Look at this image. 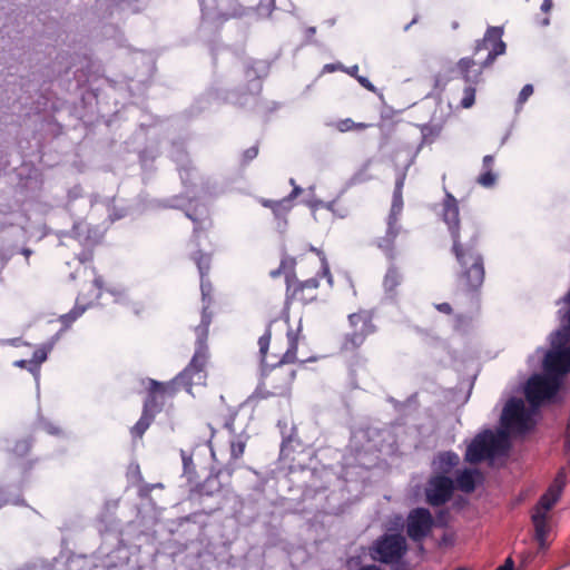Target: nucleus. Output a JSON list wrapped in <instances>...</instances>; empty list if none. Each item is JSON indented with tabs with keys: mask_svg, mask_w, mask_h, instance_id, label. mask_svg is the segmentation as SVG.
<instances>
[{
	"mask_svg": "<svg viewBox=\"0 0 570 570\" xmlns=\"http://www.w3.org/2000/svg\"><path fill=\"white\" fill-rule=\"evenodd\" d=\"M561 495L558 494V490H548L540 497L538 500L533 512H541L543 515H547V512L552 509V507L558 502Z\"/></svg>",
	"mask_w": 570,
	"mask_h": 570,
	"instance_id": "26",
	"label": "nucleus"
},
{
	"mask_svg": "<svg viewBox=\"0 0 570 570\" xmlns=\"http://www.w3.org/2000/svg\"><path fill=\"white\" fill-rule=\"evenodd\" d=\"M502 438L491 429L478 433L468 444L464 460L471 464L480 463L487 459L493 460L507 452L508 445L503 444Z\"/></svg>",
	"mask_w": 570,
	"mask_h": 570,
	"instance_id": "7",
	"label": "nucleus"
},
{
	"mask_svg": "<svg viewBox=\"0 0 570 570\" xmlns=\"http://www.w3.org/2000/svg\"><path fill=\"white\" fill-rule=\"evenodd\" d=\"M533 429L531 413L527 410L522 399L512 396L503 407L499 435L507 439L509 435H524Z\"/></svg>",
	"mask_w": 570,
	"mask_h": 570,
	"instance_id": "5",
	"label": "nucleus"
},
{
	"mask_svg": "<svg viewBox=\"0 0 570 570\" xmlns=\"http://www.w3.org/2000/svg\"><path fill=\"white\" fill-rule=\"evenodd\" d=\"M434 307L439 312L448 314V315H450L452 313V306L449 303H446V302L435 304Z\"/></svg>",
	"mask_w": 570,
	"mask_h": 570,
	"instance_id": "55",
	"label": "nucleus"
},
{
	"mask_svg": "<svg viewBox=\"0 0 570 570\" xmlns=\"http://www.w3.org/2000/svg\"><path fill=\"white\" fill-rule=\"evenodd\" d=\"M275 222L279 233H284L287 227L286 216H275Z\"/></svg>",
	"mask_w": 570,
	"mask_h": 570,
	"instance_id": "54",
	"label": "nucleus"
},
{
	"mask_svg": "<svg viewBox=\"0 0 570 570\" xmlns=\"http://www.w3.org/2000/svg\"><path fill=\"white\" fill-rule=\"evenodd\" d=\"M277 426L282 434L279 454L282 458H287L294 451L292 443L295 441L294 433L296 428L294 425L289 428L286 420H279Z\"/></svg>",
	"mask_w": 570,
	"mask_h": 570,
	"instance_id": "20",
	"label": "nucleus"
},
{
	"mask_svg": "<svg viewBox=\"0 0 570 570\" xmlns=\"http://www.w3.org/2000/svg\"><path fill=\"white\" fill-rule=\"evenodd\" d=\"M199 278H200V292H202L203 302L210 304V301H212L210 294L213 291V286L208 278V275H199Z\"/></svg>",
	"mask_w": 570,
	"mask_h": 570,
	"instance_id": "39",
	"label": "nucleus"
},
{
	"mask_svg": "<svg viewBox=\"0 0 570 570\" xmlns=\"http://www.w3.org/2000/svg\"><path fill=\"white\" fill-rule=\"evenodd\" d=\"M531 520L534 527V538L540 547L543 548L549 532L547 515H543L541 512H532Z\"/></svg>",
	"mask_w": 570,
	"mask_h": 570,
	"instance_id": "25",
	"label": "nucleus"
},
{
	"mask_svg": "<svg viewBox=\"0 0 570 570\" xmlns=\"http://www.w3.org/2000/svg\"><path fill=\"white\" fill-rule=\"evenodd\" d=\"M402 281V275L396 268V266L392 263L390 267L387 268L384 279H383V287L385 291L386 296L390 299H394L396 296V287L400 285Z\"/></svg>",
	"mask_w": 570,
	"mask_h": 570,
	"instance_id": "23",
	"label": "nucleus"
},
{
	"mask_svg": "<svg viewBox=\"0 0 570 570\" xmlns=\"http://www.w3.org/2000/svg\"><path fill=\"white\" fill-rule=\"evenodd\" d=\"M504 30L503 27H489L482 39L476 40L474 46V53L481 50H488V56L482 61V67H490L494 60L505 52L507 46L502 40Z\"/></svg>",
	"mask_w": 570,
	"mask_h": 570,
	"instance_id": "12",
	"label": "nucleus"
},
{
	"mask_svg": "<svg viewBox=\"0 0 570 570\" xmlns=\"http://www.w3.org/2000/svg\"><path fill=\"white\" fill-rule=\"evenodd\" d=\"M155 419L141 413L139 420L136 422V424L131 428L130 433L132 438H141L147 429L150 426Z\"/></svg>",
	"mask_w": 570,
	"mask_h": 570,
	"instance_id": "36",
	"label": "nucleus"
},
{
	"mask_svg": "<svg viewBox=\"0 0 570 570\" xmlns=\"http://www.w3.org/2000/svg\"><path fill=\"white\" fill-rule=\"evenodd\" d=\"M312 250L313 252H316L320 256H321V263H322V274L324 276H327V281L330 284H332L333 279H332V275H331V272H330V266H328V263L326 261V257L324 256V254L322 252H320L318 249H316L315 247H312Z\"/></svg>",
	"mask_w": 570,
	"mask_h": 570,
	"instance_id": "46",
	"label": "nucleus"
},
{
	"mask_svg": "<svg viewBox=\"0 0 570 570\" xmlns=\"http://www.w3.org/2000/svg\"><path fill=\"white\" fill-rule=\"evenodd\" d=\"M31 448V442L29 440H20L16 443L12 452L19 456H23L28 453Z\"/></svg>",
	"mask_w": 570,
	"mask_h": 570,
	"instance_id": "45",
	"label": "nucleus"
},
{
	"mask_svg": "<svg viewBox=\"0 0 570 570\" xmlns=\"http://www.w3.org/2000/svg\"><path fill=\"white\" fill-rule=\"evenodd\" d=\"M57 338H58V334H56L51 338V342L49 344L37 348L32 354L31 367H28V371L35 376L37 382L39 381V376H40V364L47 360L48 353L52 348L55 341Z\"/></svg>",
	"mask_w": 570,
	"mask_h": 570,
	"instance_id": "21",
	"label": "nucleus"
},
{
	"mask_svg": "<svg viewBox=\"0 0 570 570\" xmlns=\"http://www.w3.org/2000/svg\"><path fill=\"white\" fill-rule=\"evenodd\" d=\"M362 562H363V553H357L355 556H350L347 559H346V567L352 570L354 568H360V567H363L362 566Z\"/></svg>",
	"mask_w": 570,
	"mask_h": 570,
	"instance_id": "47",
	"label": "nucleus"
},
{
	"mask_svg": "<svg viewBox=\"0 0 570 570\" xmlns=\"http://www.w3.org/2000/svg\"><path fill=\"white\" fill-rule=\"evenodd\" d=\"M295 259L291 256H283L281 259V264L278 268L271 271L269 275L272 278H276L281 276L282 274L286 275V282H287V291H289V281L291 276L293 275L294 267H295Z\"/></svg>",
	"mask_w": 570,
	"mask_h": 570,
	"instance_id": "29",
	"label": "nucleus"
},
{
	"mask_svg": "<svg viewBox=\"0 0 570 570\" xmlns=\"http://www.w3.org/2000/svg\"><path fill=\"white\" fill-rule=\"evenodd\" d=\"M247 441V435H244L243 432H240L237 435L230 436L229 439V445H230V456L232 459H239L245 451Z\"/></svg>",
	"mask_w": 570,
	"mask_h": 570,
	"instance_id": "35",
	"label": "nucleus"
},
{
	"mask_svg": "<svg viewBox=\"0 0 570 570\" xmlns=\"http://www.w3.org/2000/svg\"><path fill=\"white\" fill-rule=\"evenodd\" d=\"M450 521V511L449 509H440L435 513V518L433 519V525L438 528H446Z\"/></svg>",
	"mask_w": 570,
	"mask_h": 570,
	"instance_id": "41",
	"label": "nucleus"
},
{
	"mask_svg": "<svg viewBox=\"0 0 570 570\" xmlns=\"http://www.w3.org/2000/svg\"><path fill=\"white\" fill-rule=\"evenodd\" d=\"M194 225V234H193V242H195L196 246H199V237L200 233L205 232L212 226V219L210 216H187Z\"/></svg>",
	"mask_w": 570,
	"mask_h": 570,
	"instance_id": "33",
	"label": "nucleus"
},
{
	"mask_svg": "<svg viewBox=\"0 0 570 570\" xmlns=\"http://www.w3.org/2000/svg\"><path fill=\"white\" fill-rule=\"evenodd\" d=\"M173 381L174 379L167 383H161L153 379L149 380V389L144 401L141 413L155 419L164 407V400L161 399L163 394L168 393L173 395L177 391V386H183L186 390L183 382L178 381L174 383Z\"/></svg>",
	"mask_w": 570,
	"mask_h": 570,
	"instance_id": "11",
	"label": "nucleus"
},
{
	"mask_svg": "<svg viewBox=\"0 0 570 570\" xmlns=\"http://www.w3.org/2000/svg\"><path fill=\"white\" fill-rule=\"evenodd\" d=\"M482 481L483 475L479 469L465 468L458 473L455 487L464 493H472Z\"/></svg>",
	"mask_w": 570,
	"mask_h": 570,
	"instance_id": "18",
	"label": "nucleus"
},
{
	"mask_svg": "<svg viewBox=\"0 0 570 570\" xmlns=\"http://www.w3.org/2000/svg\"><path fill=\"white\" fill-rule=\"evenodd\" d=\"M235 420H236V414H230L226 417V420L224 422V428L228 431L230 436L237 435V432L234 426Z\"/></svg>",
	"mask_w": 570,
	"mask_h": 570,
	"instance_id": "50",
	"label": "nucleus"
},
{
	"mask_svg": "<svg viewBox=\"0 0 570 570\" xmlns=\"http://www.w3.org/2000/svg\"><path fill=\"white\" fill-rule=\"evenodd\" d=\"M407 544L400 533H383L376 538L371 548L372 560L389 564L390 570H409L410 562L405 559Z\"/></svg>",
	"mask_w": 570,
	"mask_h": 570,
	"instance_id": "4",
	"label": "nucleus"
},
{
	"mask_svg": "<svg viewBox=\"0 0 570 570\" xmlns=\"http://www.w3.org/2000/svg\"><path fill=\"white\" fill-rule=\"evenodd\" d=\"M498 175L493 170H482V173L478 176L476 181L479 185L490 188L493 187L497 183Z\"/></svg>",
	"mask_w": 570,
	"mask_h": 570,
	"instance_id": "38",
	"label": "nucleus"
},
{
	"mask_svg": "<svg viewBox=\"0 0 570 570\" xmlns=\"http://www.w3.org/2000/svg\"><path fill=\"white\" fill-rule=\"evenodd\" d=\"M274 323V320H271L265 328V332L263 335L258 338V346H259V356H261V363L263 367V374H266V355L269 348L271 338H272V325Z\"/></svg>",
	"mask_w": 570,
	"mask_h": 570,
	"instance_id": "27",
	"label": "nucleus"
},
{
	"mask_svg": "<svg viewBox=\"0 0 570 570\" xmlns=\"http://www.w3.org/2000/svg\"><path fill=\"white\" fill-rule=\"evenodd\" d=\"M460 462L459 455L453 451L440 452L434 460L435 470L439 474L450 473Z\"/></svg>",
	"mask_w": 570,
	"mask_h": 570,
	"instance_id": "22",
	"label": "nucleus"
},
{
	"mask_svg": "<svg viewBox=\"0 0 570 570\" xmlns=\"http://www.w3.org/2000/svg\"><path fill=\"white\" fill-rule=\"evenodd\" d=\"M183 461V476L186 478L188 484H193L197 480L196 465L193 460V454L185 450H180Z\"/></svg>",
	"mask_w": 570,
	"mask_h": 570,
	"instance_id": "30",
	"label": "nucleus"
},
{
	"mask_svg": "<svg viewBox=\"0 0 570 570\" xmlns=\"http://www.w3.org/2000/svg\"><path fill=\"white\" fill-rule=\"evenodd\" d=\"M566 485V474L564 471L561 470L557 473L553 483L549 487V489L557 491L558 494L561 495L563 488Z\"/></svg>",
	"mask_w": 570,
	"mask_h": 570,
	"instance_id": "43",
	"label": "nucleus"
},
{
	"mask_svg": "<svg viewBox=\"0 0 570 570\" xmlns=\"http://www.w3.org/2000/svg\"><path fill=\"white\" fill-rule=\"evenodd\" d=\"M562 384L558 377L550 376L547 372L533 374L524 389L525 397L533 409L544 402H552Z\"/></svg>",
	"mask_w": 570,
	"mask_h": 570,
	"instance_id": "8",
	"label": "nucleus"
},
{
	"mask_svg": "<svg viewBox=\"0 0 570 570\" xmlns=\"http://www.w3.org/2000/svg\"><path fill=\"white\" fill-rule=\"evenodd\" d=\"M91 259H92V253H91V250L83 249V250L79 254V261H80L81 263L90 262Z\"/></svg>",
	"mask_w": 570,
	"mask_h": 570,
	"instance_id": "60",
	"label": "nucleus"
},
{
	"mask_svg": "<svg viewBox=\"0 0 570 570\" xmlns=\"http://www.w3.org/2000/svg\"><path fill=\"white\" fill-rule=\"evenodd\" d=\"M456 69L465 82L475 85L480 81L482 70L484 68L482 67V63L480 67H476V63L472 58L464 57L458 61Z\"/></svg>",
	"mask_w": 570,
	"mask_h": 570,
	"instance_id": "19",
	"label": "nucleus"
},
{
	"mask_svg": "<svg viewBox=\"0 0 570 570\" xmlns=\"http://www.w3.org/2000/svg\"><path fill=\"white\" fill-rule=\"evenodd\" d=\"M9 503H12L14 505H23L24 500L20 495H17L14 498L6 497L4 489L0 488V508H2L6 504H9Z\"/></svg>",
	"mask_w": 570,
	"mask_h": 570,
	"instance_id": "44",
	"label": "nucleus"
},
{
	"mask_svg": "<svg viewBox=\"0 0 570 570\" xmlns=\"http://www.w3.org/2000/svg\"><path fill=\"white\" fill-rule=\"evenodd\" d=\"M289 184L293 189L286 197L279 200H263V205L272 209L275 214L278 212H288L293 208L294 200L302 195V203H304L311 210H318L321 208L323 202L316 198L314 186L303 189L296 184L294 178L289 179Z\"/></svg>",
	"mask_w": 570,
	"mask_h": 570,
	"instance_id": "9",
	"label": "nucleus"
},
{
	"mask_svg": "<svg viewBox=\"0 0 570 570\" xmlns=\"http://www.w3.org/2000/svg\"><path fill=\"white\" fill-rule=\"evenodd\" d=\"M276 392H268V391H263L261 387L256 389L255 391V395L261 397V399H267L272 395H275Z\"/></svg>",
	"mask_w": 570,
	"mask_h": 570,
	"instance_id": "61",
	"label": "nucleus"
},
{
	"mask_svg": "<svg viewBox=\"0 0 570 570\" xmlns=\"http://www.w3.org/2000/svg\"><path fill=\"white\" fill-rule=\"evenodd\" d=\"M13 364L17 367H21V368H27L28 370V367H31V360H18Z\"/></svg>",
	"mask_w": 570,
	"mask_h": 570,
	"instance_id": "63",
	"label": "nucleus"
},
{
	"mask_svg": "<svg viewBox=\"0 0 570 570\" xmlns=\"http://www.w3.org/2000/svg\"><path fill=\"white\" fill-rule=\"evenodd\" d=\"M98 531L100 532L101 535L114 534L115 538L118 541H120V524L115 518L107 515L100 517L98 520Z\"/></svg>",
	"mask_w": 570,
	"mask_h": 570,
	"instance_id": "28",
	"label": "nucleus"
},
{
	"mask_svg": "<svg viewBox=\"0 0 570 570\" xmlns=\"http://www.w3.org/2000/svg\"><path fill=\"white\" fill-rule=\"evenodd\" d=\"M348 323L354 328L352 333L345 335L343 348L354 350L360 347L365 338L376 331L373 324V313L370 311H361L348 315Z\"/></svg>",
	"mask_w": 570,
	"mask_h": 570,
	"instance_id": "10",
	"label": "nucleus"
},
{
	"mask_svg": "<svg viewBox=\"0 0 570 570\" xmlns=\"http://www.w3.org/2000/svg\"><path fill=\"white\" fill-rule=\"evenodd\" d=\"M494 157L492 155H485L482 159V170H493Z\"/></svg>",
	"mask_w": 570,
	"mask_h": 570,
	"instance_id": "53",
	"label": "nucleus"
},
{
	"mask_svg": "<svg viewBox=\"0 0 570 570\" xmlns=\"http://www.w3.org/2000/svg\"><path fill=\"white\" fill-rule=\"evenodd\" d=\"M42 428L46 430L47 433L51 435H60L61 430L60 428L56 426L53 423L42 420Z\"/></svg>",
	"mask_w": 570,
	"mask_h": 570,
	"instance_id": "51",
	"label": "nucleus"
},
{
	"mask_svg": "<svg viewBox=\"0 0 570 570\" xmlns=\"http://www.w3.org/2000/svg\"><path fill=\"white\" fill-rule=\"evenodd\" d=\"M356 570H383L381 567H379L377 564H367V566H363V567H360L358 569Z\"/></svg>",
	"mask_w": 570,
	"mask_h": 570,
	"instance_id": "64",
	"label": "nucleus"
},
{
	"mask_svg": "<svg viewBox=\"0 0 570 570\" xmlns=\"http://www.w3.org/2000/svg\"><path fill=\"white\" fill-rule=\"evenodd\" d=\"M455 482L448 475L438 474L432 476L425 487L426 501L432 507L445 504L452 497Z\"/></svg>",
	"mask_w": 570,
	"mask_h": 570,
	"instance_id": "14",
	"label": "nucleus"
},
{
	"mask_svg": "<svg viewBox=\"0 0 570 570\" xmlns=\"http://www.w3.org/2000/svg\"><path fill=\"white\" fill-rule=\"evenodd\" d=\"M548 342L550 348L537 347L528 362L532 365L534 361L541 360L542 370L563 382L564 376L570 372V338L561 332H551Z\"/></svg>",
	"mask_w": 570,
	"mask_h": 570,
	"instance_id": "3",
	"label": "nucleus"
},
{
	"mask_svg": "<svg viewBox=\"0 0 570 570\" xmlns=\"http://www.w3.org/2000/svg\"><path fill=\"white\" fill-rule=\"evenodd\" d=\"M372 125L366 122H355L351 118H345L336 122L335 127L341 132L350 130H363L370 128Z\"/></svg>",
	"mask_w": 570,
	"mask_h": 570,
	"instance_id": "37",
	"label": "nucleus"
},
{
	"mask_svg": "<svg viewBox=\"0 0 570 570\" xmlns=\"http://www.w3.org/2000/svg\"><path fill=\"white\" fill-rule=\"evenodd\" d=\"M514 568V562H513V559L511 557H508L504 561L503 564H501L500 567H498L495 570H513Z\"/></svg>",
	"mask_w": 570,
	"mask_h": 570,
	"instance_id": "58",
	"label": "nucleus"
},
{
	"mask_svg": "<svg viewBox=\"0 0 570 570\" xmlns=\"http://www.w3.org/2000/svg\"><path fill=\"white\" fill-rule=\"evenodd\" d=\"M442 220L449 228L454 254L460 271L458 273V285L466 294L475 295L480 292L485 276L484 259L476 249L479 229L471 216H442Z\"/></svg>",
	"mask_w": 570,
	"mask_h": 570,
	"instance_id": "1",
	"label": "nucleus"
},
{
	"mask_svg": "<svg viewBox=\"0 0 570 570\" xmlns=\"http://www.w3.org/2000/svg\"><path fill=\"white\" fill-rule=\"evenodd\" d=\"M433 527V517L429 509L416 508L409 514L406 533L414 542H421Z\"/></svg>",
	"mask_w": 570,
	"mask_h": 570,
	"instance_id": "15",
	"label": "nucleus"
},
{
	"mask_svg": "<svg viewBox=\"0 0 570 570\" xmlns=\"http://www.w3.org/2000/svg\"><path fill=\"white\" fill-rule=\"evenodd\" d=\"M405 173H400L396 181H395V189L393 193V200H392V207H391V214H397L403 208V197H402V189L405 181Z\"/></svg>",
	"mask_w": 570,
	"mask_h": 570,
	"instance_id": "32",
	"label": "nucleus"
},
{
	"mask_svg": "<svg viewBox=\"0 0 570 570\" xmlns=\"http://www.w3.org/2000/svg\"><path fill=\"white\" fill-rule=\"evenodd\" d=\"M532 94H533L532 85L528 83V85L523 86V88L521 89L519 97H518V104L520 106H522Z\"/></svg>",
	"mask_w": 570,
	"mask_h": 570,
	"instance_id": "48",
	"label": "nucleus"
},
{
	"mask_svg": "<svg viewBox=\"0 0 570 570\" xmlns=\"http://www.w3.org/2000/svg\"><path fill=\"white\" fill-rule=\"evenodd\" d=\"M258 155V146H252L244 150L243 153V164H248L250 160L255 159Z\"/></svg>",
	"mask_w": 570,
	"mask_h": 570,
	"instance_id": "49",
	"label": "nucleus"
},
{
	"mask_svg": "<svg viewBox=\"0 0 570 570\" xmlns=\"http://www.w3.org/2000/svg\"><path fill=\"white\" fill-rule=\"evenodd\" d=\"M356 80L358 81V83L362 87H364L368 91H372V92L376 91L375 86L366 77L360 76V77H356Z\"/></svg>",
	"mask_w": 570,
	"mask_h": 570,
	"instance_id": "52",
	"label": "nucleus"
},
{
	"mask_svg": "<svg viewBox=\"0 0 570 570\" xmlns=\"http://www.w3.org/2000/svg\"><path fill=\"white\" fill-rule=\"evenodd\" d=\"M208 303H205L202 312L200 324L196 327V346L194 355L187 366L180 371L175 377L174 383L180 381L186 386V392L191 393L193 385H205L207 380L206 365L209 358L207 337L208 327L212 322V316L207 312Z\"/></svg>",
	"mask_w": 570,
	"mask_h": 570,
	"instance_id": "2",
	"label": "nucleus"
},
{
	"mask_svg": "<svg viewBox=\"0 0 570 570\" xmlns=\"http://www.w3.org/2000/svg\"><path fill=\"white\" fill-rule=\"evenodd\" d=\"M318 286V281L315 279V278H309L305 282H302V283H298V288L299 289H303L305 287H308V288H316Z\"/></svg>",
	"mask_w": 570,
	"mask_h": 570,
	"instance_id": "56",
	"label": "nucleus"
},
{
	"mask_svg": "<svg viewBox=\"0 0 570 570\" xmlns=\"http://www.w3.org/2000/svg\"><path fill=\"white\" fill-rule=\"evenodd\" d=\"M401 227L397 225V216H389L387 229L379 242L377 247L381 248L390 261H394V240L400 233Z\"/></svg>",
	"mask_w": 570,
	"mask_h": 570,
	"instance_id": "17",
	"label": "nucleus"
},
{
	"mask_svg": "<svg viewBox=\"0 0 570 570\" xmlns=\"http://www.w3.org/2000/svg\"><path fill=\"white\" fill-rule=\"evenodd\" d=\"M475 101V88L473 86H468L463 91V97L461 99V107L468 109L474 105Z\"/></svg>",
	"mask_w": 570,
	"mask_h": 570,
	"instance_id": "40",
	"label": "nucleus"
},
{
	"mask_svg": "<svg viewBox=\"0 0 570 570\" xmlns=\"http://www.w3.org/2000/svg\"><path fill=\"white\" fill-rule=\"evenodd\" d=\"M107 229L106 225H92L85 218H80L72 224L70 232H59V237L70 236L78 240L82 246L90 247L98 244Z\"/></svg>",
	"mask_w": 570,
	"mask_h": 570,
	"instance_id": "13",
	"label": "nucleus"
},
{
	"mask_svg": "<svg viewBox=\"0 0 570 570\" xmlns=\"http://www.w3.org/2000/svg\"><path fill=\"white\" fill-rule=\"evenodd\" d=\"M443 207H444V214H459L458 200L450 193L445 194Z\"/></svg>",
	"mask_w": 570,
	"mask_h": 570,
	"instance_id": "42",
	"label": "nucleus"
},
{
	"mask_svg": "<svg viewBox=\"0 0 570 570\" xmlns=\"http://www.w3.org/2000/svg\"><path fill=\"white\" fill-rule=\"evenodd\" d=\"M223 470L217 471L216 473H210L203 482L193 483L194 487L190 488V499L198 500L199 502L204 498H214L220 494L224 484L220 481V475L223 474Z\"/></svg>",
	"mask_w": 570,
	"mask_h": 570,
	"instance_id": "16",
	"label": "nucleus"
},
{
	"mask_svg": "<svg viewBox=\"0 0 570 570\" xmlns=\"http://www.w3.org/2000/svg\"><path fill=\"white\" fill-rule=\"evenodd\" d=\"M351 443L357 452L393 453L397 450L395 436L389 428H358L353 431Z\"/></svg>",
	"mask_w": 570,
	"mask_h": 570,
	"instance_id": "6",
	"label": "nucleus"
},
{
	"mask_svg": "<svg viewBox=\"0 0 570 570\" xmlns=\"http://www.w3.org/2000/svg\"><path fill=\"white\" fill-rule=\"evenodd\" d=\"M94 285L98 288V293L96 294V298L99 299L101 297V289L104 287V279L100 275H96L94 278Z\"/></svg>",
	"mask_w": 570,
	"mask_h": 570,
	"instance_id": "57",
	"label": "nucleus"
},
{
	"mask_svg": "<svg viewBox=\"0 0 570 570\" xmlns=\"http://www.w3.org/2000/svg\"><path fill=\"white\" fill-rule=\"evenodd\" d=\"M191 259L197 266L199 275H208L212 266V254L197 249L191 254Z\"/></svg>",
	"mask_w": 570,
	"mask_h": 570,
	"instance_id": "34",
	"label": "nucleus"
},
{
	"mask_svg": "<svg viewBox=\"0 0 570 570\" xmlns=\"http://www.w3.org/2000/svg\"><path fill=\"white\" fill-rule=\"evenodd\" d=\"M20 230L23 232L24 234H28L29 238L36 237L37 239H41L42 237H45L48 234L47 230H42L39 234H36L33 232H28L24 227H21Z\"/></svg>",
	"mask_w": 570,
	"mask_h": 570,
	"instance_id": "59",
	"label": "nucleus"
},
{
	"mask_svg": "<svg viewBox=\"0 0 570 570\" xmlns=\"http://www.w3.org/2000/svg\"><path fill=\"white\" fill-rule=\"evenodd\" d=\"M90 306V303L80 305L78 301L76 305L66 314L60 315L59 321L61 322L63 330L69 328L73 322H76Z\"/></svg>",
	"mask_w": 570,
	"mask_h": 570,
	"instance_id": "31",
	"label": "nucleus"
},
{
	"mask_svg": "<svg viewBox=\"0 0 570 570\" xmlns=\"http://www.w3.org/2000/svg\"><path fill=\"white\" fill-rule=\"evenodd\" d=\"M288 346L277 364L273 365L272 368L281 366L283 364L295 363L297 361L298 340L297 334L289 330L287 332Z\"/></svg>",
	"mask_w": 570,
	"mask_h": 570,
	"instance_id": "24",
	"label": "nucleus"
},
{
	"mask_svg": "<svg viewBox=\"0 0 570 570\" xmlns=\"http://www.w3.org/2000/svg\"><path fill=\"white\" fill-rule=\"evenodd\" d=\"M552 6L553 0H543L540 8L542 12L548 13L552 9Z\"/></svg>",
	"mask_w": 570,
	"mask_h": 570,
	"instance_id": "62",
	"label": "nucleus"
}]
</instances>
